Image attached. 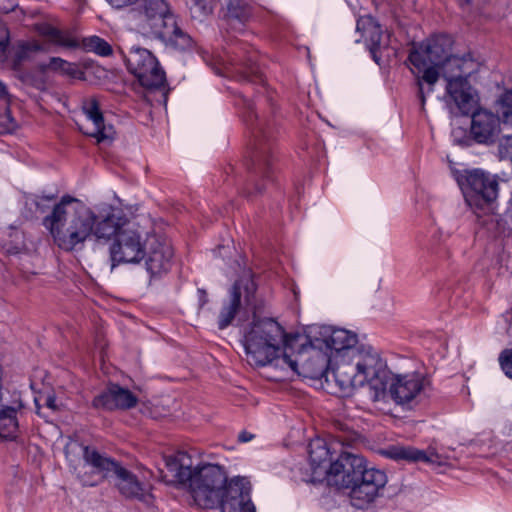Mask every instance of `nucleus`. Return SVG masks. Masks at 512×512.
I'll return each mask as SVG.
<instances>
[{
  "label": "nucleus",
  "mask_w": 512,
  "mask_h": 512,
  "mask_svg": "<svg viewBox=\"0 0 512 512\" xmlns=\"http://www.w3.org/2000/svg\"><path fill=\"white\" fill-rule=\"evenodd\" d=\"M54 243L63 251L79 252L92 238L108 240L113 266L119 263H139L144 258L146 238L119 210L95 214L80 200L63 196L42 220Z\"/></svg>",
  "instance_id": "nucleus-1"
},
{
  "label": "nucleus",
  "mask_w": 512,
  "mask_h": 512,
  "mask_svg": "<svg viewBox=\"0 0 512 512\" xmlns=\"http://www.w3.org/2000/svg\"><path fill=\"white\" fill-rule=\"evenodd\" d=\"M479 68L470 54L450 53V114L471 116V134L478 143H490L500 130L499 119L479 108V95L469 82Z\"/></svg>",
  "instance_id": "nucleus-2"
},
{
  "label": "nucleus",
  "mask_w": 512,
  "mask_h": 512,
  "mask_svg": "<svg viewBox=\"0 0 512 512\" xmlns=\"http://www.w3.org/2000/svg\"><path fill=\"white\" fill-rule=\"evenodd\" d=\"M332 377L343 391L369 384V397L374 403L386 402V386L391 378L386 360L370 345L348 350L333 368Z\"/></svg>",
  "instance_id": "nucleus-3"
},
{
  "label": "nucleus",
  "mask_w": 512,
  "mask_h": 512,
  "mask_svg": "<svg viewBox=\"0 0 512 512\" xmlns=\"http://www.w3.org/2000/svg\"><path fill=\"white\" fill-rule=\"evenodd\" d=\"M164 465L166 471L159 470L163 481L188 486L195 504L200 508L217 507L227 484V476L221 466L203 464L193 467L191 457L186 452L165 457Z\"/></svg>",
  "instance_id": "nucleus-4"
},
{
  "label": "nucleus",
  "mask_w": 512,
  "mask_h": 512,
  "mask_svg": "<svg viewBox=\"0 0 512 512\" xmlns=\"http://www.w3.org/2000/svg\"><path fill=\"white\" fill-rule=\"evenodd\" d=\"M262 302L254 306L253 319L244 336L247 361L252 366H265L280 360L278 353L286 351L291 338L282 326L272 318H261Z\"/></svg>",
  "instance_id": "nucleus-5"
},
{
  "label": "nucleus",
  "mask_w": 512,
  "mask_h": 512,
  "mask_svg": "<svg viewBox=\"0 0 512 512\" xmlns=\"http://www.w3.org/2000/svg\"><path fill=\"white\" fill-rule=\"evenodd\" d=\"M408 60L411 63V71L416 76L419 87V98L422 107L425 104V95L422 82L432 86L443 77H446L445 67L448 63V37L444 34L434 35L421 43H414L410 50ZM448 92V82L446 83Z\"/></svg>",
  "instance_id": "nucleus-6"
},
{
  "label": "nucleus",
  "mask_w": 512,
  "mask_h": 512,
  "mask_svg": "<svg viewBox=\"0 0 512 512\" xmlns=\"http://www.w3.org/2000/svg\"><path fill=\"white\" fill-rule=\"evenodd\" d=\"M451 175L470 207L483 209L498 197V178L482 169L452 170Z\"/></svg>",
  "instance_id": "nucleus-7"
},
{
  "label": "nucleus",
  "mask_w": 512,
  "mask_h": 512,
  "mask_svg": "<svg viewBox=\"0 0 512 512\" xmlns=\"http://www.w3.org/2000/svg\"><path fill=\"white\" fill-rule=\"evenodd\" d=\"M125 62L129 72L136 77L143 88L152 91L165 87V72L149 50L132 46L128 48Z\"/></svg>",
  "instance_id": "nucleus-8"
},
{
  "label": "nucleus",
  "mask_w": 512,
  "mask_h": 512,
  "mask_svg": "<svg viewBox=\"0 0 512 512\" xmlns=\"http://www.w3.org/2000/svg\"><path fill=\"white\" fill-rule=\"evenodd\" d=\"M358 473L344 490L347 491L352 506L364 509L374 502L384 489L387 476L382 470L367 467V463Z\"/></svg>",
  "instance_id": "nucleus-9"
},
{
  "label": "nucleus",
  "mask_w": 512,
  "mask_h": 512,
  "mask_svg": "<svg viewBox=\"0 0 512 512\" xmlns=\"http://www.w3.org/2000/svg\"><path fill=\"white\" fill-rule=\"evenodd\" d=\"M331 355L319 349L303 348L295 358L287 351L283 352L280 361L286 364L294 373L311 379L326 378L329 380Z\"/></svg>",
  "instance_id": "nucleus-10"
},
{
  "label": "nucleus",
  "mask_w": 512,
  "mask_h": 512,
  "mask_svg": "<svg viewBox=\"0 0 512 512\" xmlns=\"http://www.w3.org/2000/svg\"><path fill=\"white\" fill-rule=\"evenodd\" d=\"M257 286L250 273L244 274L232 286L230 292V300L224 304L218 316V328L225 329L234 320L236 314L242 307V296H244L245 304L254 311V306L259 305L261 301L256 298Z\"/></svg>",
  "instance_id": "nucleus-11"
},
{
  "label": "nucleus",
  "mask_w": 512,
  "mask_h": 512,
  "mask_svg": "<svg viewBox=\"0 0 512 512\" xmlns=\"http://www.w3.org/2000/svg\"><path fill=\"white\" fill-rule=\"evenodd\" d=\"M84 464L75 469L77 478L83 486H97L112 477L115 460L100 454L95 448L83 446Z\"/></svg>",
  "instance_id": "nucleus-12"
},
{
  "label": "nucleus",
  "mask_w": 512,
  "mask_h": 512,
  "mask_svg": "<svg viewBox=\"0 0 512 512\" xmlns=\"http://www.w3.org/2000/svg\"><path fill=\"white\" fill-rule=\"evenodd\" d=\"M174 251L170 241L160 235H146L144 257L151 277L166 274L172 267Z\"/></svg>",
  "instance_id": "nucleus-13"
},
{
  "label": "nucleus",
  "mask_w": 512,
  "mask_h": 512,
  "mask_svg": "<svg viewBox=\"0 0 512 512\" xmlns=\"http://www.w3.org/2000/svg\"><path fill=\"white\" fill-rule=\"evenodd\" d=\"M250 492L249 480L245 477H235L225 485L217 506L222 512H256Z\"/></svg>",
  "instance_id": "nucleus-14"
},
{
  "label": "nucleus",
  "mask_w": 512,
  "mask_h": 512,
  "mask_svg": "<svg viewBox=\"0 0 512 512\" xmlns=\"http://www.w3.org/2000/svg\"><path fill=\"white\" fill-rule=\"evenodd\" d=\"M365 464L363 456L351 451H342L337 459L330 463L327 471L328 481L338 489L344 490Z\"/></svg>",
  "instance_id": "nucleus-15"
},
{
  "label": "nucleus",
  "mask_w": 512,
  "mask_h": 512,
  "mask_svg": "<svg viewBox=\"0 0 512 512\" xmlns=\"http://www.w3.org/2000/svg\"><path fill=\"white\" fill-rule=\"evenodd\" d=\"M423 381V377L417 373L405 375L391 373L386 386L387 398L390 397L398 405H407L422 391Z\"/></svg>",
  "instance_id": "nucleus-16"
},
{
  "label": "nucleus",
  "mask_w": 512,
  "mask_h": 512,
  "mask_svg": "<svg viewBox=\"0 0 512 512\" xmlns=\"http://www.w3.org/2000/svg\"><path fill=\"white\" fill-rule=\"evenodd\" d=\"M112 477L115 478V486L119 493L126 499L138 500L146 504L151 502L152 494L149 486L139 481L135 474L122 467L117 461H115Z\"/></svg>",
  "instance_id": "nucleus-17"
},
{
  "label": "nucleus",
  "mask_w": 512,
  "mask_h": 512,
  "mask_svg": "<svg viewBox=\"0 0 512 512\" xmlns=\"http://www.w3.org/2000/svg\"><path fill=\"white\" fill-rule=\"evenodd\" d=\"M137 402V397L129 389L111 383L94 397L92 407L105 411L127 410L135 407Z\"/></svg>",
  "instance_id": "nucleus-18"
},
{
  "label": "nucleus",
  "mask_w": 512,
  "mask_h": 512,
  "mask_svg": "<svg viewBox=\"0 0 512 512\" xmlns=\"http://www.w3.org/2000/svg\"><path fill=\"white\" fill-rule=\"evenodd\" d=\"M356 30L364 38L373 60L379 63L378 53L388 47L390 35L384 34L380 24L370 15L358 18Z\"/></svg>",
  "instance_id": "nucleus-19"
},
{
  "label": "nucleus",
  "mask_w": 512,
  "mask_h": 512,
  "mask_svg": "<svg viewBox=\"0 0 512 512\" xmlns=\"http://www.w3.org/2000/svg\"><path fill=\"white\" fill-rule=\"evenodd\" d=\"M82 109L87 118L93 123V129L87 134L96 138L98 143H111L115 131L113 126L105 125L98 99L95 96L84 99Z\"/></svg>",
  "instance_id": "nucleus-20"
},
{
  "label": "nucleus",
  "mask_w": 512,
  "mask_h": 512,
  "mask_svg": "<svg viewBox=\"0 0 512 512\" xmlns=\"http://www.w3.org/2000/svg\"><path fill=\"white\" fill-rule=\"evenodd\" d=\"M382 454L390 459L396 461H407V462H427L431 464L441 465L445 457L439 455L434 449L423 451L411 446L392 445L384 450Z\"/></svg>",
  "instance_id": "nucleus-21"
},
{
  "label": "nucleus",
  "mask_w": 512,
  "mask_h": 512,
  "mask_svg": "<svg viewBox=\"0 0 512 512\" xmlns=\"http://www.w3.org/2000/svg\"><path fill=\"white\" fill-rule=\"evenodd\" d=\"M251 171L255 177L270 178L272 172L271 148L259 141L252 154Z\"/></svg>",
  "instance_id": "nucleus-22"
},
{
  "label": "nucleus",
  "mask_w": 512,
  "mask_h": 512,
  "mask_svg": "<svg viewBox=\"0 0 512 512\" xmlns=\"http://www.w3.org/2000/svg\"><path fill=\"white\" fill-rule=\"evenodd\" d=\"M357 336L356 334L345 330V329H335L332 327V332L329 340V348L328 353L335 351L336 352V361L340 359L348 350L356 349L357 346Z\"/></svg>",
  "instance_id": "nucleus-23"
},
{
  "label": "nucleus",
  "mask_w": 512,
  "mask_h": 512,
  "mask_svg": "<svg viewBox=\"0 0 512 512\" xmlns=\"http://www.w3.org/2000/svg\"><path fill=\"white\" fill-rule=\"evenodd\" d=\"M226 18L233 28L244 26L251 17V7L245 0H226Z\"/></svg>",
  "instance_id": "nucleus-24"
},
{
  "label": "nucleus",
  "mask_w": 512,
  "mask_h": 512,
  "mask_svg": "<svg viewBox=\"0 0 512 512\" xmlns=\"http://www.w3.org/2000/svg\"><path fill=\"white\" fill-rule=\"evenodd\" d=\"M495 116L500 125L512 128V88H505L497 97L495 104Z\"/></svg>",
  "instance_id": "nucleus-25"
},
{
  "label": "nucleus",
  "mask_w": 512,
  "mask_h": 512,
  "mask_svg": "<svg viewBox=\"0 0 512 512\" xmlns=\"http://www.w3.org/2000/svg\"><path fill=\"white\" fill-rule=\"evenodd\" d=\"M332 332L331 326L326 325H310L305 333L309 342L310 349H319L328 353V344Z\"/></svg>",
  "instance_id": "nucleus-26"
},
{
  "label": "nucleus",
  "mask_w": 512,
  "mask_h": 512,
  "mask_svg": "<svg viewBox=\"0 0 512 512\" xmlns=\"http://www.w3.org/2000/svg\"><path fill=\"white\" fill-rule=\"evenodd\" d=\"M22 407L2 406L0 407V438H14L18 431L17 410Z\"/></svg>",
  "instance_id": "nucleus-27"
},
{
  "label": "nucleus",
  "mask_w": 512,
  "mask_h": 512,
  "mask_svg": "<svg viewBox=\"0 0 512 512\" xmlns=\"http://www.w3.org/2000/svg\"><path fill=\"white\" fill-rule=\"evenodd\" d=\"M40 35L46 37L53 44L73 48L78 45L77 40L69 33L61 31L49 24H42L38 27Z\"/></svg>",
  "instance_id": "nucleus-28"
},
{
  "label": "nucleus",
  "mask_w": 512,
  "mask_h": 512,
  "mask_svg": "<svg viewBox=\"0 0 512 512\" xmlns=\"http://www.w3.org/2000/svg\"><path fill=\"white\" fill-rule=\"evenodd\" d=\"M17 128V122L9 109V95L5 86L0 82V134L12 133Z\"/></svg>",
  "instance_id": "nucleus-29"
},
{
  "label": "nucleus",
  "mask_w": 512,
  "mask_h": 512,
  "mask_svg": "<svg viewBox=\"0 0 512 512\" xmlns=\"http://www.w3.org/2000/svg\"><path fill=\"white\" fill-rule=\"evenodd\" d=\"M55 199L54 195L51 196H40L35 194L24 195V216L27 219H33L37 213L43 214L47 211L49 206L46 202H50Z\"/></svg>",
  "instance_id": "nucleus-30"
},
{
  "label": "nucleus",
  "mask_w": 512,
  "mask_h": 512,
  "mask_svg": "<svg viewBox=\"0 0 512 512\" xmlns=\"http://www.w3.org/2000/svg\"><path fill=\"white\" fill-rule=\"evenodd\" d=\"M149 27L151 29V33L156 38L164 41L166 39H171V35L175 34V31H177L179 26L176 22L175 16L170 11L167 15L163 16L161 20L149 23Z\"/></svg>",
  "instance_id": "nucleus-31"
},
{
  "label": "nucleus",
  "mask_w": 512,
  "mask_h": 512,
  "mask_svg": "<svg viewBox=\"0 0 512 512\" xmlns=\"http://www.w3.org/2000/svg\"><path fill=\"white\" fill-rule=\"evenodd\" d=\"M310 465L315 473L317 469L322 468L323 464L330 460L329 449L322 439H315L308 446Z\"/></svg>",
  "instance_id": "nucleus-32"
},
{
  "label": "nucleus",
  "mask_w": 512,
  "mask_h": 512,
  "mask_svg": "<svg viewBox=\"0 0 512 512\" xmlns=\"http://www.w3.org/2000/svg\"><path fill=\"white\" fill-rule=\"evenodd\" d=\"M40 69L42 71L51 70L59 72L63 75H67L71 78L77 79H81L83 76V72L79 69V67L76 64L70 63L59 57H52L47 64H41Z\"/></svg>",
  "instance_id": "nucleus-33"
},
{
  "label": "nucleus",
  "mask_w": 512,
  "mask_h": 512,
  "mask_svg": "<svg viewBox=\"0 0 512 512\" xmlns=\"http://www.w3.org/2000/svg\"><path fill=\"white\" fill-rule=\"evenodd\" d=\"M41 50L42 46L35 40L19 42L14 53L13 68L19 70L23 62Z\"/></svg>",
  "instance_id": "nucleus-34"
},
{
  "label": "nucleus",
  "mask_w": 512,
  "mask_h": 512,
  "mask_svg": "<svg viewBox=\"0 0 512 512\" xmlns=\"http://www.w3.org/2000/svg\"><path fill=\"white\" fill-rule=\"evenodd\" d=\"M460 7L469 12L474 11L475 15L484 17L486 19L497 20L500 18L498 14L493 13L494 7L488 0H479L477 4H472L471 0H461Z\"/></svg>",
  "instance_id": "nucleus-35"
},
{
  "label": "nucleus",
  "mask_w": 512,
  "mask_h": 512,
  "mask_svg": "<svg viewBox=\"0 0 512 512\" xmlns=\"http://www.w3.org/2000/svg\"><path fill=\"white\" fill-rule=\"evenodd\" d=\"M169 12L170 7L165 0H148L144 11L147 26L149 27V23L161 20Z\"/></svg>",
  "instance_id": "nucleus-36"
},
{
  "label": "nucleus",
  "mask_w": 512,
  "mask_h": 512,
  "mask_svg": "<svg viewBox=\"0 0 512 512\" xmlns=\"http://www.w3.org/2000/svg\"><path fill=\"white\" fill-rule=\"evenodd\" d=\"M189 9L194 19L201 20L213 12V0H190Z\"/></svg>",
  "instance_id": "nucleus-37"
},
{
  "label": "nucleus",
  "mask_w": 512,
  "mask_h": 512,
  "mask_svg": "<svg viewBox=\"0 0 512 512\" xmlns=\"http://www.w3.org/2000/svg\"><path fill=\"white\" fill-rule=\"evenodd\" d=\"M164 42L169 43L176 49L179 50H188L193 46L192 38L185 33L180 27L177 28L175 34L171 35V39H166Z\"/></svg>",
  "instance_id": "nucleus-38"
},
{
  "label": "nucleus",
  "mask_w": 512,
  "mask_h": 512,
  "mask_svg": "<svg viewBox=\"0 0 512 512\" xmlns=\"http://www.w3.org/2000/svg\"><path fill=\"white\" fill-rule=\"evenodd\" d=\"M85 47L100 56H109L112 54L111 46L105 40L97 36L88 38L85 41Z\"/></svg>",
  "instance_id": "nucleus-39"
},
{
  "label": "nucleus",
  "mask_w": 512,
  "mask_h": 512,
  "mask_svg": "<svg viewBox=\"0 0 512 512\" xmlns=\"http://www.w3.org/2000/svg\"><path fill=\"white\" fill-rule=\"evenodd\" d=\"M336 427L339 431L335 435V439L342 446H350L357 440L358 435L354 431H351L346 425L337 423Z\"/></svg>",
  "instance_id": "nucleus-40"
},
{
  "label": "nucleus",
  "mask_w": 512,
  "mask_h": 512,
  "mask_svg": "<svg viewBox=\"0 0 512 512\" xmlns=\"http://www.w3.org/2000/svg\"><path fill=\"white\" fill-rule=\"evenodd\" d=\"M498 154L501 160H509L512 165V135L503 136L499 140Z\"/></svg>",
  "instance_id": "nucleus-41"
},
{
  "label": "nucleus",
  "mask_w": 512,
  "mask_h": 512,
  "mask_svg": "<svg viewBox=\"0 0 512 512\" xmlns=\"http://www.w3.org/2000/svg\"><path fill=\"white\" fill-rule=\"evenodd\" d=\"M498 361L503 373L512 379V348L504 349L499 354Z\"/></svg>",
  "instance_id": "nucleus-42"
},
{
  "label": "nucleus",
  "mask_w": 512,
  "mask_h": 512,
  "mask_svg": "<svg viewBox=\"0 0 512 512\" xmlns=\"http://www.w3.org/2000/svg\"><path fill=\"white\" fill-rule=\"evenodd\" d=\"M244 71H243V77L244 78H250V77H256L261 78L260 72L258 68L254 67V58L253 56H250L247 61L244 63Z\"/></svg>",
  "instance_id": "nucleus-43"
},
{
  "label": "nucleus",
  "mask_w": 512,
  "mask_h": 512,
  "mask_svg": "<svg viewBox=\"0 0 512 512\" xmlns=\"http://www.w3.org/2000/svg\"><path fill=\"white\" fill-rule=\"evenodd\" d=\"M9 43V31L6 25L0 20V57H2L6 51Z\"/></svg>",
  "instance_id": "nucleus-44"
},
{
  "label": "nucleus",
  "mask_w": 512,
  "mask_h": 512,
  "mask_svg": "<svg viewBox=\"0 0 512 512\" xmlns=\"http://www.w3.org/2000/svg\"><path fill=\"white\" fill-rule=\"evenodd\" d=\"M17 2L15 0H0V12L9 13L15 10Z\"/></svg>",
  "instance_id": "nucleus-45"
},
{
  "label": "nucleus",
  "mask_w": 512,
  "mask_h": 512,
  "mask_svg": "<svg viewBox=\"0 0 512 512\" xmlns=\"http://www.w3.org/2000/svg\"><path fill=\"white\" fill-rule=\"evenodd\" d=\"M111 6L121 9L127 6L134 5L138 0H106Z\"/></svg>",
  "instance_id": "nucleus-46"
},
{
  "label": "nucleus",
  "mask_w": 512,
  "mask_h": 512,
  "mask_svg": "<svg viewBox=\"0 0 512 512\" xmlns=\"http://www.w3.org/2000/svg\"><path fill=\"white\" fill-rule=\"evenodd\" d=\"M254 438V435L247 431H241L238 435V440L242 443H246L251 441Z\"/></svg>",
  "instance_id": "nucleus-47"
},
{
  "label": "nucleus",
  "mask_w": 512,
  "mask_h": 512,
  "mask_svg": "<svg viewBox=\"0 0 512 512\" xmlns=\"http://www.w3.org/2000/svg\"><path fill=\"white\" fill-rule=\"evenodd\" d=\"M503 434L512 440V421H506L502 428Z\"/></svg>",
  "instance_id": "nucleus-48"
},
{
  "label": "nucleus",
  "mask_w": 512,
  "mask_h": 512,
  "mask_svg": "<svg viewBox=\"0 0 512 512\" xmlns=\"http://www.w3.org/2000/svg\"><path fill=\"white\" fill-rule=\"evenodd\" d=\"M199 297V307H203L208 302L207 293L203 289H198L197 291Z\"/></svg>",
  "instance_id": "nucleus-49"
},
{
  "label": "nucleus",
  "mask_w": 512,
  "mask_h": 512,
  "mask_svg": "<svg viewBox=\"0 0 512 512\" xmlns=\"http://www.w3.org/2000/svg\"><path fill=\"white\" fill-rule=\"evenodd\" d=\"M45 405L54 411H56L58 409V407L56 405V399L54 396H47V398L45 400Z\"/></svg>",
  "instance_id": "nucleus-50"
},
{
  "label": "nucleus",
  "mask_w": 512,
  "mask_h": 512,
  "mask_svg": "<svg viewBox=\"0 0 512 512\" xmlns=\"http://www.w3.org/2000/svg\"><path fill=\"white\" fill-rule=\"evenodd\" d=\"M20 79L24 83H29V84L32 83V76L30 74H27V73L22 74L20 76Z\"/></svg>",
  "instance_id": "nucleus-51"
},
{
  "label": "nucleus",
  "mask_w": 512,
  "mask_h": 512,
  "mask_svg": "<svg viewBox=\"0 0 512 512\" xmlns=\"http://www.w3.org/2000/svg\"><path fill=\"white\" fill-rule=\"evenodd\" d=\"M507 212L510 214V216L512 217V196H511V199L509 200L508 202V208H507Z\"/></svg>",
  "instance_id": "nucleus-52"
},
{
  "label": "nucleus",
  "mask_w": 512,
  "mask_h": 512,
  "mask_svg": "<svg viewBox=\"0 0 512 512\" xmlns=\"http://www.w3.org/2000/svg\"><path fill=\"white\" fill-rule=\"evenodd\" d=\"M262 192V188L256 183L255 184V193H261Z\"/></svg>",
  "instance_id": "nucleus-53"
},
{
  "label": "nucleus",
  "mask_w": 512,
  "mask_h": 512,
  "mask_svg": "<svg viewBox=\"0 0 512 512\" xmlns=\"http://www.w3.org/2000/svg\"><path fill=\"white\" fill-rule=\"evenodd\" d=\"M127 53H128V51H127V52H125V51H122V54H124V56H125V55H126Z\"/></svg>",
  "instance_id": "nucleus-54"
}]
</instances>
